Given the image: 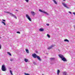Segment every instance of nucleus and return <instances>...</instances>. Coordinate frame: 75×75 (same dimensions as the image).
Returning <instances> with one entry per match:
<instances>
[{
    "instance_id": "obj_1",
    "label": "nucleus",
    "mask_w": 75,
    "mask_h": 75,
    "mask_svg": "<svg viewBox=\"0 0 75 75\" xmlns=\"http://www.w3.org/2000/svg\"><path fill=\"white\" fill-rule=\"evenodd\" d=\"M59 56L60 58L64 62H67V60L66 58H65L62 55L59 54Z\"/></svg>"
},
{
    "instance_id": "obj_5",
    "label": "nucleus",
    "mask_w": 75,
    "mask_h": 75,
    "mask_svg": "<svg viewBox=\"0 0 75 75\" xmlns=\"http://www.w3.org/2000/svg\"><path fill=\"white\" fill-rule=\"evenodd\" d=\"M39 10L40 12H41V13H44V14H47V16H49V14H48V13H47V12H45V11H42L41 9H39Z\"/></svg>"
},
{
    "instance_id": "obj_37",
    "label": "nucleus",
    "mask_w": 75,
    "mask_h": 75,
    "mask_svg": "<svg viewBox=\"0 0 75 75\" xmlns=\"http://www.w3.org/2000/svg\"><path fill=\"white\" fill-rule=\"evenodd\" d=\"M0 38H1L0 37Z\"/></svg>"
},
{
    "instance_id": "obj_23",
    "label": "nucleus",
    "mask_w": 75,
    "mask_h": 75,
    "mask_svg": "<svg viewBox=\"0 0 75 75\" xmlns=\"http://www.w3.org/2000/svg\"><path fill=\"white\" fill-rule=\"evenodd\" d=\"M10 61H13V59H10Z\"/></svg>"
},
{
    "instance_id": "obj_12",
    "label": "nucleus",
    "mask_w": 75,
    "mask_h": 75,
    "mask_svg": "<svg viewBox=\"0 0 75 75\" xmlns=\"http://www.w3.org/2000/svg\"><path fill=\"white\" fill-rule=\"evenodd\" d=\"M24 61L25 62H27L28 61V60L27 59H24Z\"/></svg>"
},
{
    "instance_id": "obj_22",
    "label": "nucleus",
    "mask_w": 75,
    "mask_h": 75,
    "mask_svg": "<svg viewBox=\"0 0 75 75\" xmlns=\"http://www.w3.org/2000/svg\"><path fill=\"white\" fill-rule=\"evenodd\" d=\"M47 36L48 38H50V35L48 34H47Z\"/></svg>"
},
{
    "instance_id": "obj_26",
    "label": "nucleus",
    "mask_w": 75,
    "mask_h": 75,
    "mask_svg": "<svg viewBox=\"0 0 75 75\" xmlns=\"http://www.w3.org/2000/svg\"><path fill=\"white\" fill-rule=\"evenodd\" d=\"M73 27H74V30H75V25H73Z\"/></svg>"
},
{
    "instance_id": "obj_9",
    "label": "nucleus",
    "mask_w": 75,
    "mask_h": 75,
    "mask_svg": "<svg viewBox=\"0 0 75 75\" xmlns=\"http://www.w3.org/2000/svg\"><path fill=\"white\" fill-rule=\"evenodd\" d=\"M37 58L40 61H42L41 59L40 58V57L39 56H38Z\"/></svg>"
},
{
    "instance_id": "obj_13",
    "label": "nucleus",
    "mask_w": 75,
    "mask_h": 75,
    "mask_svg": "<svg viewBox=\"0 0 75 75\" xmlns=\"http://www.w3.org/2000/svg\"><path fill=\"white\" fill-rule=\"evenodd\" d=\"M31 13L32 14V15H33V16H34L35 15V13L34 12H31Z\"/></svg>"
},
{
    "instance_id": "obj_35",
    "label": "nucleus",
    "mask_w": 75,
    "mask_h": 75,
    "mask_svg": "<svg viewBox=\"0 0 75 75\" xmlns=\"http://www.w3.org/2000/svg\"><path fill=\"white\" fill-rule=\"evenodd\" d=\"M62 1H65V0H62Z\"/></svg>"
},
{
    "instance_id": "obj_33",
    "label": "nucleus",
    "mask_w": 75,
    "mask_h": 75,
    "mask_svg": "<svg viewBox=\"0 0 75 75\" xmlns=\"http://www.w3.org/2000/svg\"><path fill=\"white\" fill-rule=\"evenodd\" d=\"M16 11H18V10L16 9Z\"/></svg>"
},
{
    "instance_id": "obj_29",
    "label": "nucleus",
    "mask_w": 75,
    "mask_h": 75,
    "mask_svg": "<svg viewBox=\"0 0 75 75\" xmlns=\"http://www.w3.org/2000/svg\"><path fill=\"white\" fill-rule=\"evenodd\" d=\"M50 24H49L47 23V26H48Z\"/></svg>"
},
{
    "instance_id": "obj_18",
    "label": "nucleus",
    "mask_w": 75,
    "mask_h": 75,
    "mask_svg": "<svg viewBox=\"0 0 75 75\" xmlns=\"http://www.w3.org/2000/svg\"><path fill=\"white\" fill-rule=\"evenodd\" d=\"M9 71L10 72V73H11V74L12 75H13V74L12 73V71H11V70H10Z\"/></svg>"
},
{
    "instance_id": "obj_6",
    "label": "nucleus",
    "mask_w": 75,
    "mask_h": 75,
    "mask_svg": "<svg viewBox=\"0 0 75 75\" xmlns=\"http://www.w3.org/2000/svg\"><path fill=\"white\" fill-rule=\"evenodd\" d=\"M26 18L28 19V20L29 21H31V18H30V17L29 15H28L27 14H26Z\"/></svg>"
},
{
    "instance_id": "obj_16",
    "label": "nucleus",
    "mask_w": 75,
    "mask_h": 75,
    "mask_svg": "<svg viewBox=\"0 0 75 75\" xmlns=\"http://www.w3.org/2000/svg\"><path fill=\"white\" fill-rule=\"evenodd\" d=\"M64 41L66 42H69V41L67 39H65L64 40Z\"/></svg>"
},
{
    "instance_id": "obj_36",
    "label": "nucleus",
    "mask_w": 75,
    "mask_h": 75,
    "mask_svg": "<svg viewBox=\"0 0 75 75\" xmlns=\"http://www.w3.org/2000/svg\"><path fill=\"white\" fill-rule=\"evenodd\" d=\"M42 75H44V74H42Z\"/></svg>"
},
{
    "instance_id": "obj_25",
    "label": "nucleus",
    "mask_w": 75,
    "mask_h": 75,
    "mask_svg": "<svg viewBox=\"0 0 75 75\" xmlns=\"http://www.w3.org/2000/svg\"><path fill=\"white\" fill-rule=\"evenodd\" d=\"M17 33H18V34H20V32L19 31H18L17 32Z\"/></svg>"
},
{
    "instance_id": "obj_27",
    "label": "nucleus",
    "mask_w": 75,
    "mask_h": 75,
    "mask_svg": "<svg viewBox=\"0 0 75 75\" xmlns=\"http://www.w3.org/2000/svg\"><path fill=\"white\" fill-rule=\"evenodd\" d=\"M1 48V45L0 44V50Z\"/></svg>"
},
{
    "instance_id": "obj_30",
    "label": "nucleus",
    "mask_w": 75,
    "mask_h": 75,
    "mask_svg": "<svg viewBox=\"0 0 75 75\" xmlns=\"http://www.w3.org/2000/svg\"><path fill=\"white\" fill-rule=\"evenodd\" d=\"M73 14L75 16V12H73Z\"/></svg>"
},
{
    "instance_id": "obj_3",
    "label": "nucleus",
    "mask_w": 75,
    "mask_h": 75,
    "mask_svg": "<svg viewBox=\"0 0 75 75\" xmlns=\"http://www.w3.org/2000/svg\"><path fill=\"white\" fill-rule=\"evenodd\" d=\"M1 69L3 71H6V68L5 67V65H2Z\"/></svg>"
},
{
    "instance_id": "obj_4",
    "label": "nucleus",
    "mask_w": 75,
    "mask_h": 75,
    "mask_svg": "<svg viewBox=\"0 0 75 75\" xmlns=\"http://www.w3.org/2000/svg\"><path fill=\"white\" fill-rule=\"evenodd\" d=\"M62 4H63V6L64 7H66V8H68V9H69V8L67 6V4L65 3H62Z\"/></svg>"
},
{
    "instance_id": "obj_21",
    "label": "nucleus",
    "mask_w": 75,
    "mask_h": 75,
    "mask_svg": "<svg viewBox=\"0 0 75 75\" xmlns=\"http://www.w3.org/2000/svg\"><path fill=\"white\" fill-rule=\"evenodd\" d=\"M2 24H3L4 25H6V24L5 23H4V22L3 21H2Z\"/></svg>"
},
{
    "instance_id": "obj_28",
    "label": "nucleus",
    "mask_w": 75,
    "mask_h": 75,
    "mask_svg": "<svg viewBox=\"0 0 75 75\" xmlns=\"http://www.w3.org/2000/svg\"><path fill=\"white\" fill-rule=\"evenodd\" d=\"M69 13H70V14H72V13H71V12L70 11H69Z\"/></svg>"
},
{
    "instance_id": "obj_24",
    "label": "nucleus",
    "mask_w": 75,
    "mask_h": 75,
    "mask_svg": "<svg viewBox=\"0 0 75 75\" xmlns=\"http://www.w3.org/2000/svg\"><path fill=\"white\" fill-rule=\"evenodd\" d=\"M29 0H25V1H26V2H27V3H28V1Z\"/></svg>"
},
{
    "instance_id": "obj_7",
    "label": "nucleus",
    "mask_w": 75,
    "mask_h": 75,
    "mask_svg": "<svg viewBox=\"0 0 75 75\" xmlns=\"http://www.w3.org/2000/svg\"><path fill=\"white\" fill-rule=\"evenodd\" d=\"M32 57H33V58H36L38 56H37L35 53H34L32 54Z\"/></svg>"
},
{
    "instance_id": "obj_19",
    "label": "nucleus",
    "mask_w": 75,
    "mask_h": 75,
    "mask_svg": "<svg viewBox=\"0 0 75 75\" xmlns=\"http://www.w3.org/2000/svg\"><path fill=\"white\" fill-rule=\"evenodd\" d=\"M26 51L27 53H29V51H28V49H26Z\"/></svg>"
},
{
    "instance_id": "obj_32",
    "label": "nucleus",
    "mask_w": 75,
    "mask_h": 75,
    "mask_svg": "<svg viewBox=\"0 0 75 75\" xmlns=\"http://www.w3.org/2000/svg\"><path fill=\"white\" fill-rule=\"evenodd\" d=\"M9 69H11V68H9Z\"/></svg>"
},
{
    "instance_id": "obj_11",
    "label": "nucleus",
    "mask_w": 75,
    "mask_h": 75,
    "mask_svg": "<svg viewBox=\"0 0 75 75\" xmlns=\"http://www.w3.org/2000/svg\"><path fill=\"white\" fill-rule=\"evenodd\" d=\"M57 75H59V73L60 72V71L59 70H57Z\"/></svg>"
},
{
    "instance_id": "obj_17",
    "label": "nucleus",
    "mask_w": 75,
    "mask_h": 75,
    "mask_svg": "<svg viewBox=\"0 0 75 75\" xmlns=\"http://www.w3.org/2000/svg\"><path fill=\"white\" fill-rule=\"evenodd\" d=\"M53 1H54V3H55V4H57V3L56 1H55V0H53Z\"/></svg>"
},
{
    "instance_id": "obj_20",
    "label": "nucleus",
    "mask_w": 75,
    "mask_h": 75,
    "mask_svg": "<svg viewBox=\"0 0 75 75\" xmlns=\"http://www.w3.org/2000/svg\"><path fill=\"white\" fill-rule=\"evenodd\" d=\"M7 53H8V55H10V56H11V53H10V52H7Z\"/></svg>"
},
{
    "instance_id": "obj_2",
    "label": "nucleus",
    "mask_w": 75,
    "mask_h": 75,
    "mask_svg": "<svg viewBox=\"0 0 75 75\" xmlns=\"http://www.w3.org/2000/svg\"><path fill=\"white\" fill-rule=\"evenodd\" d=\"M4 13H8V14H11V16L12 17H13L15 18H16V19H17V17H16V16H15V15L13 14L12 13H10L9 12H6V11H4Z\"/></svg>"
},
{
    "instance_id": "obj_10",
    "label": "nucleus",
    "mask_w": 75,
    "mask_h": 75,
    "mask_svg": "<svg viewBox=\"0 0 75 75\" xmlns=\"http://www.w3.org/2000/svg\"><path fill=\"white\" fill-rule=\"evenodd\" d=\"M50 60L51 61H54L55 60V58H50Z\"/></svg>"
},
{
    "instance_id": "obj_15",
    "label": "nucleus",
    "mask_w": 75,
    "mask_h": 75,
    "mask_svg": "<svg viewBox=\"0 0 75 75\" xmlns=\"http://www.w3.org/2000/svg\"><path fill=\"white\" fill-rule=\"evenodd\" d=\"M39 31H44V29L42 28H40L39 29Z\"/></svg>"
},
{
    "instance_id": "obj_14",
    "label": "nucleus",
    "mask_w": 75,
    "mask_h": 75,
    "mask_svg": "<svg viewBox=\"0 0 75 75\" xmlns=\"http://www.w3.org/2000/svg\"><path fill=\"white\" fill-rule=\"evenodd\" d=\"M63 74L64 75H67V72L66 71H64L63 72Z\"/></svg>"
},
{
    "instance_id": "obj_31",
    "label": "nucleus",
    "mask_w": 75,
    "mask_h": 75,
    "mask_svg": "<svg viewBox=\"0 0 75 75\" xmlns=\"http://www.w3.org/2000/svg\"><path fill=\"white\" fill-rule=\"evenodd\" d=\"M2 21H6V20L4 19H3Z\"/></svg>"
},
{
    "instance_id": "obj_34",
    "label": "nucleus",
    "mask_w": 75,
    "mask_h": 75,
    "mask_svg": "<svg viewBox=\"0 0 75 75\" xmlns=\"http://www.w3.org/2000/svg\"><path fill=\"white\" fill-rule=\"evenodd\" d=\"M36 53H38V52H37V51H36Z\"/></svg>"
},
{
    "instance_id": "obj_8",
    "label": "nucleus",
    "mask_w": 75,
    "mask_h": 75,
    "mask_svg": "<svg viewBox=\"0 0 75 75\" xmlns=\"http://www.w3.org/2000/svg\"><path fill=\"white\" fill-rule=\"evenodd\" d=\"M54 47V45H52L51 46H50V47H48L47 49H48V50H50V49H51V48H52V47Z\"/></svg>"
}]
</instances>
